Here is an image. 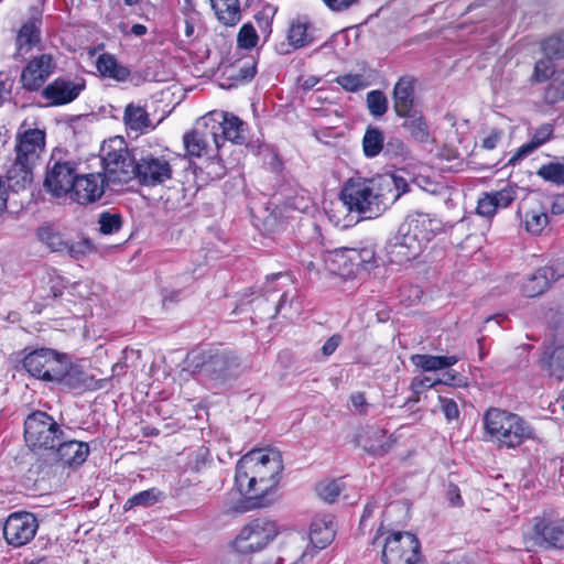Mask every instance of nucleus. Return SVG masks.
Segmentation results:
<instances>
[{
  "label": "nucleus",
  "instance_id": "f257e3e1",
  "mask_svg": "<svg viewBox=\"0 0 564 564\" xmlns=\"http://www.w3.org/2000/svg\"><path fill=\"white\" fill-rule=\"evenodd\" d=\"M340 199L349 213L362 220L375 219L389 208L377 176L348 178L340 191Z\"/></svg>",
  "mask_w": 564,
  "mask_h": 564
},
{
  "label": "nucleus",
  "instance_id": "f03ea898",
  "mask_svg": "<svg viewBox=\"0 0 564 564\" xmlns=\"http://www.w3.org/2000/svg\"><path fill=\"white\" fill-rule=\"evenodd\" d=\"M482 423L486 435L499 447L517 448L534 436V430L522 416L499 408H489Z\"/></svg>",
  "mask_w": 564,
  "mask_h": 564
},
{
  "label": "nucleus",
  "instance_id": "7ed1b4c3",
  "mask_svg": "<svg viewBox=\"0 0 564 564\" xmlns=\"http://www.w3.org/2000/svg\"><path fill=\"white\" fill-rule=\"evenodd\" d=\"M79 165L70 153L55 148L46 166L43 182L45 191L56 198L67 196L77 180Z\"/></svg>",
  "mask_w": 564,
  "mask_h": 564
},
{
  "label": "nucleus",
  "instance_id": "20e7f679",
  "mask_svg": "<svg viewBox=\"0 0 564 564\" xmlns=\"http://www.w3.org/2000/svg\"><path fill=\"white\" fill-rule=\"evenodd\" d=\"M187 358L191 360L194 372L215 383H224L240 366L239 357L234 351L225 348L189 355Z\"/></svg>",
  "mask_w": 564,
  "mask_h": 564
},
{
  "label": "nucleus",
  "instance_id": "39448f33",
  "mask_svg": "<svg viewBox=\"0 0 564 564\" xmlns=\"http://www.w3.org/2000/svg\"><path fill=\"white\" fill-rule=\"evenodd\" d=\"M249 453L254 455L252 457L253 475L250 481L257 482L260 495V502H256V506L264 507L270 502L268 496L280 481L283 470L282 457L275 449H253Z\"/></svg>",
  "mask_w": 564,
  "mask_h": 564
},
{
  "label": "nucleus",
  "instance_id": "423d86ee",
  "mask_svg": "<svg viewBox=\"0 0 564 564\" xmlns=\"http://www.w3.org/2000/svg\"><path fill=\"white\" fill-rule=\"evenodd\" d=\"M64 435L59 424L46 412L34 411L24 421V438L32 449L53 451Z\"/></svg>",
  "mask_w": 564,
  "mask_h": 564
},
{
  "label": "nucleus",
  "instance_id": "0eeeda50",
  "mask_svg": "<svg viewBox=\"0 0 564 564\" xmlns=\"http://www.w3.org/2000/svg\"><path fill=\"white\" fill-rule=\"evenodd\" d=\"M381 558L384 564H417L422 558L421 543L411 532H392L384 539Z\"/></svg>",
  "mask_w": 564,
  "mask_h": 564
},
{
  "label": "nucleus",
  "instance_id": "6e6552de",
  "mask_svg": "<svg viewBox=\"0 0 564 564\" xmlns=\"http://www.w3.org/2000/svg\"><path fill=\"white\" fill-rule=\"evenodd\" d=\"M278 533V527L274 521L258 518L240 530V533L234 541V547L238 553L251 554L264 549Z\"/></svg>",
  "mask_w": 564,
  "mask_h": 564
},
{
  "label": "nucleus",
  "instance_id": "1a4fd4ad",
  "mask_svg": "<svg viewBox=\"0 0 564 564\" xmlns=\"http://www.w3.org/2000/svg\"><path fill=\"white\" fill-rule=\"evenodd\" d=\"M52 383L63 392L83 393L101 388L100 380L87 373L79 365L73 364L66 355Z\"/></svg>",
  "mask_w": 564,
  "mask_h": 564
},
{
  "label": "nucleus",
  "instance_id": "9d476101",
  "mask_svg": "<svg viewBox=\"0 0 564 564\" xmlns=\"http://www.w3.org/2000/svg\"><path fill=\"white\" fill-rule=\"evenodd\" d=\"M210 129L215 132V148L219 150L226 141L243 144L246 138V123L237 116L221 110H214L206 115Z\"/></svg>",
  "mask_w": 564,
  "mask_h": 564
},
{
  "label": "nucleus",
  "instance_id": "9b49d317",
  "mask_svg": "<svg viewBox=\"0 0 564 564\" xmlns=\"http://www.w3.org/2000/svg\"><path fill=\"white\" fill-rule=\"evenodd\" d=\"M102 176L107 186L123 185L137 178V162L127 149L109 151L102 156Z\"/></svg>",
  "mask_w": 564,
  "mask_h": 564
},
{
  "label": "nucleus",
  "instance_id": "f8f14e48",
  "mask_svg": "<svg viewBox=\"0 0 564 564\" xmlns=\"http://www.w3.org/2000/svg\"><path fill=\"white\" fill-rule=\"evenodd\" d=\"M65 356L51 348H37L29 352L22 364L32 377L52 382Z\"/></svg>",
  "mask_w": 564,
  "mask_h": 564
},
{
  "label": "nucleus",
  "instance_id": "ddd939ff",
  "mask_svg": "<svg viewBox=\"0 0 564 564\" xmlns=\"http://www.w3.org/2000/svg\"><path fill=\"white\" fill-rule=\"evenodd\" d=\"M39 529V521L31 512L11 513L3 523V538L13 547H21L31 542Z\"/></svg>",
  "mask_w": 564,
  "mask_h": 564
},
{
  "label": "nucleus",
  "instance_id": "4468645a",
  "mask_svg": "<svg viewBox=\"0 0 564 564\" xmlns=\"http://www.w3.org/2000/svg\"><path fill=\"white\" fill-rule=\"evenodd\" d=\"M86 87L83 77H57L41 90V97L45 99L47 107H58L70 104Z\"/></svg>",
  "mask_w": 564,
  "mask_h": 564
},
{
  "label": "nucleus",
  "instance_id": "2eb2a0df",
  "mask_svg": "<svg viewBox=\"0 0 564 564\" xmlns=\"http://www.w3.org/2000/svg\"><path fill=\"white\" fill-rule=\"evenodd\" d=\"M423 247L401 224L395 235L386 245V253L389 262L403 264L417 258Z\"/></svg>",
  "mask_w": 564,
  "mask_h": 564
},
{
  "label": "nucleus",
  "instance_id": "dca6fc26",
  "mask_svg": "<svg viewBox=\"0 0 564 564\" xmlns=\"http://www.w3.org/2000/svg\"><path fill=\"white\" fill-rule=\"evenodd\" d=\"M317 40V29L305 15L291 20L288 31V43H281L278 47L280 54H290L292 51L307 47Z\"/></svg>",
  "mask_w": 564,
  "mask_h": 564
},
{
  "label": "nucleus",
  "instance_id": "f3484780",
  "mask_svg": "<svg viewBox=\"0 0 564 564\" xmlns=\"http://www.w3.org/2000/svg\"><path fill=\"white\" fill-rule=\"evenodd\" d=\"M172 166L164 156L149 154L137 162V180L143 186H156L172 177Z\"/></svg>",
  "mask_w": 564,
  "mask_h": 564
},
{
  "label": "nucleus",
  "instance_id": "a211bd4d",
  "mask_svg": "<svg viewBox=\"0 0 564 564\" xmlns=\"http://www.w3.org/2000/svg\"><path fill=\"white\" fill-rule=\"evenodd\" d=\"M54 69L55 63L50 54L33 57L22 69L20 77L22 88L26 91L40 90Z\"/></svg>",
  "mask_w": 564,
  "mask_h": 564
},
{
  "label": "nucleus",
  "instance_id": "6ab92c4d",
  "mask_svg": "<svg viewBox=\"0 0 564 564\" xmlns=\"http://www.w3.org/2000/svg\"><path fill=\"white\" fill-rule=\"evenodd\" d=\"M533 539L540 546L564 549V519L547 514L534 519Z\"/></svg>",
  "mask_w": 564,
  "mask_h": 564
},
{
  "label": "nucleus",
  "instance_id": "aec40b11",
  "mask_svg": "<svg viewBox=\"0 0 564 564\" xmlns=\"http://www.w3.org/2000/svg\"><path fill=\"white\" fill-rule=\"evenodd\" d=\"M107 183L102 173H78L74 187L68 195L80 205L95 203L101 198Z\"/></svg>",
  "mask_w": 564,
  "mask_h": 564
},
{
  "label": "nucleus",
  "instance_id": "412c9836",
  "mask_svg": "<svg viewBox=\"0 0 564 564\" xmlns=\"http://www.w3.org/2000/svg\"><path fill=\"white\" fill-rule=\"evenodd\" d=\"M562 276H564V263L560 261L553 262L539 268L533 274L529 275L523 282L521 291L527 297L539 296Z\"/></svg>",
  "mask_w": 564,
  "mask_h": 564
},
{
  "label": "nucleus",
  "instance_id": "4be33fe9",
  "mask_svg": "<svg viewBox=\"0 0 564 564\" xmlns=\"http://www.w3.org/2000/svg\"><path fill=\"white\" fill-rule=\"evenodd\" d=\"M402 225L423 248L443 229L442 221L435 216L419 212L409 215Z\"/></svg>",
  "mask_w": 564,
  "mask_h": 564
},
{
  "label": "nucleus",
  "instance_id": "5701e85b",
  "mask_svg": "<svg viewBox=\"0 0 564 564\" xmlns=\"http://www.w3.org/2000/svg\"><path fill=\"white\" fill-rule=\"evenodd\" d=\"M210 142L215 144V132L210 129V123L206 120V116L197 121L192 131L183 135L186 155L191 158H200L208 154Z\"/></svg>",
  "mask_w": 564,
  "mask_h": 564
},
{
  "label": "nucleus",
  "instance_id": "b1692460",
  "mask_svg": "<svg viewBox=\"0 0 564 564\" xmlns=\"http://www.w3.org/2000/svg\"><path fill=\"white\" fill-rule=\"evenodd\" d=\"M45 132L41 129H28L18 133L15 159L36 164L45 148Z\"/></svg>",
  "mask_w": 564,
  "mask_h": 564
},
{
  "label": "nucleus",
  "instance_id": "393cba45",
  "mask_svg": "<svg viewBox=\"0 0 564 564\" xmlns=\"http://www.w3.org/2000/svg\"><path fill=\"white\" fill-rule=\"evenodd\" d=\"M55 457L65 466H79L89 455V445L85 442L69 440L65 435L53 448Z\"/></svg>",
  "mask_w": 564,
  "mask_h": 564
},
{
  "label": "nucleus",
  "instance_id": "a878e982",
  "mask_svg": "<svg viewBox=\"0 0 564 564\" xmlns=\"http://www.w3.org/2000/svg\"><path fill=\"white\" fill-rule=\"evenodd\" d=\"M403 119L401 127L408 135L417 143H427L431 139L429 122L421 110L412 109L404 111L403 115H397Z\"/></svg>",
  "mask_w": 564,
  "mask_h": 564
},
{
  "label": "nucleus",
  "instance_id": "bb28decb",
  "mask_svg": "<svg viewBox=\"0 0 564 564\" xmlns=\"http://www.w3.org/2000/svg\"><path fill=\"white\" fill-rule=\"evenodd\" d=\"M252 457H254V455L247 453L238 460L235 481L237 488L242 495L249 496L251 499H256L257 502H260L257 482L250 481L253 475Z\"/></svg>",
  "mask_w": 564,
  "mask_h": 564
},
{
  "label": "nucleus",
  "instance_id": "cd10ccee",
  "mask_svg": "<svg viewBox=\"0 0 564 564\" xmlns=\"http://www.w3.org/2000/svg\"><path fill=\"white\" fill-rule=\"evenodd\" d=\"M335 523L332 514L316 516L310 530V540L317 550H323L332 543L335 538Z\"/></svg>",
  "mask_w": 564,
  "mask_h": 564
},
{
  "label": "nucleus",
  "instance_id": "c85d7f7f",
  "mask_svg": "<svg viewBox=\"0 0 564 564\" xmlns=\"http://www.w3.org/2000/svg\"><path fill=\"white\" fill-rule=\"evenodd\" d=\"M414 85L415 78L404 75L399 78L393 88V109L395 115H403L414 108Z\"/></svg>",
  "mask_w": 564,
  "mask_h": 564
},
{
  "label": "nucleus",
  "instance_id": "c756f323",
  "mask_svg": "<svg viewBox=\"0 0 564 564\" xmlns=\"http://www.w3.org/2000/svg\"><path fill=\"white\" fill-rule=\"evenodd\" d=\"M41 17H32L25 21L17 35V55L22 56L41 41Z\"/></svg>",
  "mask_w": 564,
  "mask_h": 564
},
{
  "label": "nucleus",
  "instance_id": "7c9ffc66",
  "mask_svg": "<svg viewBox=\"0 0 564 564\" xmlns=\"http://www.w3.org/2000/svg\"><path fill=\"white\" fill-rule=\"evenodd\" d=\"M34 164L14 159L13 163L7 171V185L13 192L25 189L33 181Z\"/></svg>",
  "mask_w": 564,
  "mask_h": 564
},
{
  "label": "nucleus",
  "instance_id": "2f4dec72",
  "mask_svg": "<svg viewBox=\"0 0 564 564\" xmlns=\"http://www.w3.org/2000/svg\"><path fill=\"white\" fill-rule=\"evenodd\" d=\"M411 362L423 371H437L454 366L458 358L456 356H433L415 354L410 357Z\"/></svg>",
  "mask_w": 564,
  "mask_h": 564
},
{
  "label": "nucleus",
  "instance_id": "473e14b6",
  "mask_svg": "<svg viewBox=\"0 0 564 564\" xmlns=\"http://www.w3.org/2000/svg\"><path fill=\"white\" fill-rule=\"evenodd\" d=\"M378 182L382 188L384 197L388 198L389 206L397 202L404 193L409 191V184L402 176L395 174L378 175Z\"/></svg>",
  "mask_w": 564,
  "mask_h": 564
},
{
  "label": "nucleus",
  "instance_id": "72a5a7b5",
  "mask_svg": "<svg viewBox=\"0 0 564 564\" xmlns=\"http://www.w3.org/2000/svg\"><path fill=\"white\" fill-rule=\"evenodd\" d=\"M96 67L102 76L117 82H126L130 76V69L119 64L117 58L111 54H101L97 58Z\"/></svg>",
  "mask_w": 564,
  "mask_h": 564
},
{
  "label": "nucleus",
  "instance_id": "f704fd0d",
  "mask_svg": "<svg viewBox=\"0 0 564 564\" xmlns=\"http://www.w3.org/2000/svg\"><path fill=\"white\" fill-rule=\"evenodd\" d=\"M210 6L218 21L225 25H236L241 19L238 0H210Z\"/></svg>",
  "mask_w": 564,
  "mask_h": 564
},
{
  "label": "nucleus",
  "instance_id": "c9c22d12",
  "mask_svg": "<svg viewBox=\"0 0 564 564\" xmlns=\"http://www.w3.org/2000/svg\"><path fill=\"white\" fill-rule=\"evenodd\" d=\"M553 131V126L550 123H544L539 127L533 133L531 140L518 149L517 153L510 159V163L514 164L517 161L525 158L535 149L544 144L552 138Z\"/></svg>",
  "mask_w": 564,
  "mask_h": 564
},
{
  "label": "nucleus",
  "instance_id": "e433bc0d",
  "mask_svg": "<svg viewBox=\"0 0 564 564\" xmlns=\"http://www.w3.org/2000/svg\"><path fill=\"white\" fill-rule=\"evenodd\" d=\"M384 135L381 129L369 126L362 138V150L366 158L372 159L383 152Z\"/></svg>",
  "mask_w": 564,
  "mask_h": 564
},
{
  "label": "nucleus",
  "instance_id": "4c0bfd02",
  "mask_svg": "<svg viewBox=\"0 0 564 564\" xmlns=\"http://www.w3.org/2000/svg\"><path fill=\"white\" fill-rule=\"evenodd\" d=\"M164 498V494L158 488H150L130 497L123 505V510L129 511L137 507L149 508Z\"/></svg>",
  "mask_w": 564,
  "mask_h": 564
},
{
  "label": "nucleus",
  "instance_id": "58836bf2",
  "mask_svg": "<svg viewBox=\"0 0 564 564\" xmlns=\"http://www.w3.org/2000/svg\"><path fill=\"white\" fill-rule=\"evenodd\" d=\"M123 120H124V123L131 130H135V131H141V130L150 127V124H151L149 115L145 111V109L140 106H134L133 104H129L126 107Z\"/></svg>",
  "mask_w": 564,
  "mask_h": 564
},
{
  "label": "nucleus",
  "instance_id": "ea45409f",
  "mask_svg": "<svg viewBox=\"0 0 564 564\" xmlns=\"http://www.w3.org/2000/svg\"><path fill=\"white\" fill-rule=\"evenodd\" d=\"M371 438H373L375 442L365 443L364 448L372 456H383L392 447L393 441L391 440V436L387 435L384 430L372 429Z\"/></svg>",
  "mask_w": 564,
  "mask_h": 564
},
{
  "label": "nucleus",
  "instance_id": "a19ab883",
  "mask_svg": "<svg viewBox=\"0 0 564 564\" xmlns=\"http://www.w3.org/2000/svg\"><path fill=\"white\" fill-rule=\"evenodd\" d=\"M36 236L52 252H64L67 248V241L51 226L40 227Z\"/></svg>",
  "mask_w": 564,
  "mask_h": 564
},
{
  "label": "nucleus",
  "instance_id": "79ce46f5",
  "mask_svg": "<svg viewBox=\"0 0 564 564\" xmlns=\"http://www.w3.org/2000/svg\"><path fill=\"white\" fill-rule=\"evenodd\" d=\"M564 100V68L556 72L544 91V101L555 105Z\"/></svg>",
  "mask_w": 564,
  "mask_h": 564
},
{
  "label": "nucleus",
  "instance_id": "37998d69",
  "mask_svg": "<svg viewBox=\"0 0 564 564\" xmlns=\"http://www.w3.org/2000/svg\"><path fill=\"white\" fill-rule=\"evenodd\" d=\"M383 155L389 160L403 162L410 156V150L403 140L398 137H390L384 142Z\"/></svg>",
  "mask_w": 564,
  "mask_h": 564
},
{
  "label": "nucleus",
  "instance_id": "c03bdc74",
  "mask_svg": "<svg viewBox=\"0 0 564 564\" xmlns=\"http://www.w3.org/2000/svg\"><path fill=\"white\" fill-rule=\"evenodd\" d=\"M544 355L550 373L562 379L564 377V345L554 347L551 352L545 351Z\"/></svg>",
  "mask_w": 564,
  "mask_h": 564
},
{
  "label": "nucleus",
  "instance_id": "a18cd8bd",
  "mask_svg": "<svg viewBox=\"0 0 564 564\" xmlns=\"http://www.w3.org/2000/svg\"><path fill=\"white\" fill-rule=\"evenodd\" d=\"M536 174L545 181L556 185H564V163L550 162L542 165Z\"/></svg>",
  "mask_w": 564,
  "mask_h": 564
},
{
  "label": "nucleus",
  "instance_id": "49530a36",
  "mask_svg": "<svg viewBox=\"0 0 564 564\" xmlns=\"http://www.w3.org/2000/svg\"><path fill=\"white\" fill-rule=\"evenodd\" d=\"M367 107L373 117H382L388 110V99L381 90H371L367 94Z\"/></svg>",
  "mask_w": 564,
  "mask_h": 564
},
{
  "label": "nucleus",
  "instance_id": "de8ad7c7",
  "mask_svg": "<svg viewBox=\"0 0 564 564\" xmlns=\"http://www.w3.org/2000/svg\"><path fill=\"white\" fill-rule=\"evenodd\" d=\"M98 224L104 235H111L121 229L122 217L118 213L104 212L99 215Z\"/></svg>",
  "mask_w": 564,
  "mask_h": 564
},
{
  "label": "nucleus",
  "instance_id": "09e8293b",
  "mask_svg": "<svg viewBox=\"0 0 564 564\" xmlns=\"http://www.w3.org/2000/svg\"><path fill=\"white\" fill-rule=\"evenodd\" d=\"M549 223V217L544 212L531 210L525 214V228L531 234H540Z\"/></svg>",
  "mask_w": 564,
  "mask_h": 564
},
{
  "label": "nucleus",
  "instance_id": "8fccbe9b",
  "mask_svg": "<svg viewBox=\"0 0 564 564\" xmlns=\"http://www.w3.org/2000/svg\"><path fill=\"white\" fill-rule=\"evenodd\" d=\"M542 51L545 57L563 58L564 57V41L556 35L550 36L542 43Z\"/></svg>",
  "mask_w": 564,
  "mask_h": 564
},
{
  "label": "nucleus",
  "instance_id": "3c124183",
  "mask_svg": "<svg viewBox=\"0 0 564 564\" xmlns=\"http://www.w3.org/2000/svg\"><path fill=\"white\" fill-rule=\"evenodd\" d=\"M556 74L554 70V64L552 59L545 57L542 59H539L534 65V72L532 75V79L538 83H543L550 79L551 77Z\"/></svg>",
  "mask_w": 564,
  "mask_h": 564
},
{
  "label": "nucleus",
  "instance_id": "603ef678",
  "mask_svg": "<svg viewBox=\"0 0 564 564\" xmlns=\"http://www.w3.org/2000/svg\"><path fill=\"white\" fill-rule=\"evenodd\" d=\"M442 380H433L431 377L427 376H416L412 379L410 389L412 393L415 395L414 398H411L409 401H419V395L423 393L424 391L429 390L430 388L441 383Z\"/></svg>",
  "mask_w": 564,
  "mask_h": 564
},
{
  "label": "nucleus",
  "instance_id": "864d4df0",
  "mask_svg": "<svg viewBox=\"0 0 564 564\" xmlns=\"http://www.w3.org/2000/svg\"><path fill=\"white\" fill-rule=\"evenodd\" d=\"M276 11H278L276 7H274L272 4H265L261 9V11H259L254 15L256 22L262 32L268 33V34L271 32V24H272V21H273V18H274Z\"/></svg>",
  "mask_w": 564,
  "mask_h": 564
},
{
  "label": "nucleus",
  "instance_id": "5fc2aeb1",
  "mask_svg": "<svg viewBox=\"0 0 564 564\" xmlns=\"http://www.w3.org/2000/svg\"><path fill=\"white\" fill-rule=\"evenodd\" d=\"M237 42L239 47L251 50L258 43V34L250 23L243 24L238 33Z\"/></svg>",
  "mask_w": 564,
  "mask_h": 564
},
{
  "label": "nucleus",
  "instance_id": "6e6d98bb",
  "mask_svg": "<svg viewBox=\"0 0 564 564\" xmlns=\"http://www.w3.org/2000/svg\"><path fill=\"white\" fill-rule=\"evenodd\" d=\"M337 254L344 261L345 265L349 264V272L358 273L359 270H362V262L357 248H341Z\"/></svg>",
  "mask_w": 564,
  "mask_h": 564
},
{
  "label": "nucleus",
  "instance_id": "4d7b16f0",
  "mask_svg": "<svg viewBox=\"0 0 564 564\" xmlns=\"http://www.w3.org/2000/svg\"><path fill=\"white\" fill-rule=\"evenodd\" d=\"M316 491L323 500L334 502L341 491V486L337 480L324 481L317 485Z\"/></svg>",
  "mask_w": 564,
  "mask_h": 564
},
{
  "label": "nucleus",
  "instance_id": "13d9d810",
  "mask_svg": "<svg viewBox=\"0 0 564 564\" xmlns=\"http://www.w3.org/2000/svg\"><path fill=\"white\" fill-rule=\"evenodd\" d=\"M336 83L347 91H358L366 87L365 78L360 74H346L338 76Z\"/></svg>",
  "mask_w": 564,
  "mask_h": 564
},
{
  "label": "nucleus",
  "instance_id": "bf43d9fd",
  "mask_svg": "<svg viewBox=\"0 0 564 564\" xmlns=\"http://www.w3.org/2000/svg\"><path fill=\"white\" fill-rule=\"evenodd\" d=\"M93 249H94V247H93L91 241L87 238H83L76 242L67 241V248L65 249L64 252H66L74 259H80L82 257L91 252Z\"/></svg>",
  "mask_w": 564,
  "mask_h": 564
},
{
  "label": "nucleus",
  "instance_id": "052dcab7",
  "mask_svg": "<svg viewBox=\"0 0 564 564\" xmlns=\"http://www.w3.org/2000/svg\"><path fill=\"white\" fill-rule=\"evenodd\" d=\"M360 253V260L362 262V270L369 271L378 267L379 258L377 257L373 246L368 245L361 248H357Z\"/></svg>",
  "mask_w": 564,
  "mask_h": 564
},
{
  "label": "nucleus",
  "instance_id": "680f3d73",
  "mask_svg": "<svg viewBox=\"0 0 564 564\" xmlns=\"http://www.w3.org/2000/svg\"><path fill=\"white\" fill-rule=\"evenodd\" d=\"M498 207L490 193H485L482 197L478 199L477 214L485 217H491L496 214Z\"/></svg>",
  "mask_w": 564,
  "mask_h": 564
},
{
  "label": "nucleus",
  "instance_id": "e2e57ef3",
  "mask_svg": "<svg viewBox=\"0 0 564 564\" xmlns=\"http://www.w3.org/2000/svg\"><path fill=\"white\" fill-rule=\"evenodd\" d=\"M441 411L445 415L447 422L457 421L459 419V410L457 403L449 398L438 397Z\"/></svg>",
  "mask_w": 564,
  "mask_h": 564
},
{
  "label": "nucleus",
  "instance_id": "0e129e2a",
  "mask_svg": "<svg viewBox=\"0 0 564 564\" xmlns=\"http://www.w3.org/2000/svg\"><path fill=\"white\" fill-rule=\"evenodd\" d=\"M14 78L6 72H0V106L10 99Z\"/></svg>",
  "mask_w": 564,
  "mask_h": 564
},
{
  "label": "nucleus",
  "instance_id": "69168bd1",
  "mask_svg": "<svg viewBox=\"0 0 564 564\" xmlns=\"http://www.w3.org/2000/svg\"><path fill=\"white\" fill-rule=\"evenodd\" d=\"M494 197V199L497 203L498 208H506L508 207L516 198V193L512 188H503L501 191H497L494 193H490Z\"/></svg>",
  "mask_w": 564,
  "mask_h": 564
},
{
  "label": "nucleus",
  "instance_id": "338daca9",
  "mask_svg": "<svg viewBox=\"0 0 564 564\" xmlns=\"http://www.w3.org/2000/svg\"><path fill=\"white\" fill-rule=\"evenodd\" d=\"M343 337L339 334H334L330 336L323 345L322 347V354L325 357H329L333 355L338 346L341 344Z\"/></svg>",
  "mask_w": 564,
  "mask_h": 564
},
{
  "label": "nucleus",
  "instance_id": "774afa93",
  "mask_svg": "<svg viewBox=\"0 0 564 564\" xmlns=\"http://www.w3.org/2000/svg\"><path fill=\"white\" fill-rule=\"evenodd\" d=\"M550 413L554 420H561L564 416V394L560 395L549 405Z\"/></svg>",
  "mask_w": 564,
  "mask_h": 564
}]
</instances>
